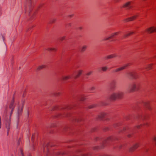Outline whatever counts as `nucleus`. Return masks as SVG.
Segmentation results:
<instances>
[{
  "mask_svg": "<svg viewBox=\"0 0 156 156\" xmlns=\"http://www.w3.org/2000/svg\"><path fill=\"white\" fill-rule=\"evenodd\" d=\"M139 88V83H138L133 82L131 83L129 85L128 89L130 92L135 91Z\"/></svg>",
  "mask_w": 156,
  "mask_h": 156,
  "instance_id": "f257e3e1",
  "label": "nucleus"
},
{
  "mask_svg": "<svg viewBox=\"0 0 156 156\" xmlns=\"http://www.w3.org/2000/svg\"><path fill=\"white\" fill-rule=\"evenodd\" d=\"M110 99L112 100H115L118 99L117 92H113L109 96Z\"/></svg>",
  "mask_w": 156,
  "mask_h": 156,
  "instance_id": "f03ea898",
  "label": "nucleus"
},
{
  "mask_svg": "<svg viewBox=\"0 0 156 156\" xmlns=\"http://www.w3.org/2000/svg\"><path fill=\"white\" fill-rule=\"evenodd\" d=\"M127 76L129 77L132 79H135L136 78V73L135 72H128L127 73Z\"/></svg>",
  "mask_w": 156,
  "mask_h": 156,
  "instance_id": "7ed1b4c3",
  "label": "nucleus"
},
{
  "mask_svg": "<svg viewBox=\"0 0 156 156\" xmlns=\"http://www.w3.org/2000/svg\"><path fill=\"white\" fill-rule=\"evenodd\" d=\"M132 2H127L124 4L122 6L123 8H126L127 9H130L132 8V6L131 5Z\"/></svg>",
  "mask_w": 156,
  "mask_h": 156,
  "instance_id": "20e7f679",
  "label": "nucleus"
},
{
  "mask_svg": "<svg viewBox=\"0 0 156 156\" xmlns=\"http://www.w3.org/2000/svg\"><path fill=\"white\" fill-rule=\"evenodd\" d=\"M10 118L8 120H6L5 122V128L8 130H10L11 124Z\"/></svg>",
  "mask_w": 156,
  "mask_h": 156,
  "instance_id": "39448f33",
  "label": "nucleus"
},
{
  "mask_svg": "<svg viewBox=\"0 0 156 156\" xmlns=\"http://www.w3.org/2000/svg\"><path fill=\"white\" fill-rule=\"evenodd\" d=\"M23 104L22 106H19L18 107V108L17 110V117L18 116L20 115L22 112L23 108Z\"/></svg>",
  "mask_w": 156,
  "mask_h": 156,
  "instance_id": "423d86ee",
  "label": "nucleus"
},
{
  "mask_svg": "<svg viewBox=\"0 0 156 156\" xmlns=\"http://www.w3.org/2000/svg\"><path fill=\"white\" fill-rule=\"evenodd\" d=\"M139 146V144L138 143H136L133 146L130 147L129 150V152H132L133 151L135 150Z\"/></svg>",
  "mask_w": 156,
  "mask_h": 156,
  "instance_id": "0eeeda50",
  "label": "nucleus"
},
{
  "mask_svg": "<svg viewBox=\"0 0 156 156\" xmlns=\"http://www.w3.org/2000/svg\"><path fill=\"white\" fill-rule=\"evenodd\" d=\"M146 31L149 33H151L154 31L156 32V27H151L147 29Z\"/></svg>",
  "mask_w": 156,
  "mask_h": 156,
  "instance_id": "6e6552de",
  "label": "nucleus"
},
{
  "mask_svg": "<svg viewBox=\"0 0 156 156\" xmlns=\"http://www.w3.org/2000/svg\"><path fill=\"white\" fill-rule=\"evenodd\" d=\"M118 33H119L118 32L112 34L110 36H109V37H108L105 38L103 40H102V41H104L108 40L109 39H110L112 38V37H113L115 35H117L118 34Z\"/></svg>",
  "mask_w": 156,
  "mask_h": 156,
  "instance_id": "1a4fd4ad",
  "label": "nucleus"
},
{
  "mask_svg": "<svg viewBox=\"0 0 156 156\" xmlns=\"http://www.w3.org/2000/svg\"><path fill=\"white\" fill-rule=\"evenodd\" d=\"M138 16L137 15H135L132 17L125 19L124 21L126 22H127L129 21L133 20L134 19H136Z\"/></svg>",
  "mask_w": 156,
  "mask_h": 156,
  "instance_id": "9d476101",
  "label": "nucleus"
},
{
  "mask_svg": "<svg viewBox=\"0 0 156 156\" xmlns=\"http://www.w3.org/2000/svg\"><path fill=\"white\" fill-rule=\"evenodd\" d=\"M118 99H121L124 95V93L121 91L117 92Z\"/></svg>",
  "mask_w": 156,
  "mask_h": 156,
  "instance_id": "9b49d317",
  "label": "nucleus"
},
{
  "mask_svg": "<svg viewBox=\"0 0 156 156\" xmlns=\"http://www.w3.org/2000/svg\"><path fill=\"white\" fill-rule=\"evenodd\" d=\"M128 66V64H127L124 66H122L119 68H118L116 69L115 70V72H117L120 71L124 69H125L126 67Z\"/></svg>",
  "mask_w": 156,
  "mask_h": 156,
  "instance_id": "f8f14e48",
  "label": "nucleus"
},
{
  "mask_svg": "<svg viewBox=\"0 0 156 156\" xmlns=\"http://www.w3.org/2000/svg\"><path fill=\"white\" fill-rule=\"evenodd\" d=\"M106 115V114L104 112H102L100 113L98 115V119H101L104 117Z\"/></svg>",
  "mask_w": 156,
  "mask_h": 156,
  "instance_id": "ddd939ff",
  "label": "nucleus"
},
{
  "mask_svg": "<svg viewBox=\"0 0 156 156\" xmlns=\"http://www.w3.org/2000/svg\"><path fill=\"white\" fill-rule=\"evenodd\" d=\"M87 48V46L86 45H83L80 48V50L81 52H83L85 51L86 48Z\"/></svg>",
  "mask_w": 156,
  "mask_h": 156,
  "instance_id": "4468645a",
  "label": "nucleus"
},
{
  "mask_svg": "<svg viewBox=\"0 0 156 156\" xmlns=\"http://www.w3.org/2000/svg\"><path fill=\"white\" fill-rule=\"evenodd\" d=\"M82 72L83 70H79L78 71L75 75V78H76L79 77L82 74Z\"/></svg>",
  "mask_w": 156,
  "mask_h": 156,
  "instance_id": "2eb2a0df",
  "label": "nucleus"
},
{
  "mask_svg": "<svg viewBox=\"0 0 156 156\" xmlns=\"http://www.w3.org/2000/svg\"><path fill=\"white\" fill-rule=\"evenodd\" d=\"M15 107V106L14 104V102H12L9 105V108L10 109H11V113L10 115V117L11 116V114L12 112L14 110V108Z\"/></svg>",
  "mask_w": 156,
  "mask_h": 156,
  "instance_id": "dca6fc26",
  "label": "nucleus"
},
{
  "mask_svg": "<svg viewBox=\"0 0 156 156\" xmlns=\"http://www.w3.org/2000/svg\"><path fill=\"white\" fill-rule=\"evenodd\" d=\"M48 146L47 145H46L45 146V147H44V152L46 154V155H47L48 153V150L47 148Z\"/></svg>",
  "mask_w": 156,
  "mask_h": 156,
  "instance_id": "f3484780",
  "label": "nucleus"
},
{
  "mask_svg": "<svg viewBox=\"0 0 156 156\" xmlns=\"http://www.w3.org/2000/svg\"><path fill=\"white\" fill-rule=\"evenodd\" d=\"M70 78V76L69 75H67L62 76V80H66Z\"/></svg>",
  "mask_w": 156,
  "mask_h": 156,
  "instance_id": "a211bd4d",
  "label": "nucleus"
},
{
  "mask_svg": "<svg viewBox=\"0 0 156 156\" xmlns=\"http://www.w3.org/2000/svg\"><path fill=\"white\" fill-rule=\"evenodd\" d=\"M115 57L116 55H115L113 54L107 56L106 58V59H110Z\"/></svg>",
  "mask_w": 156,
  "mask_h": 156,
  "instance_id": "6ab92c4d",
  "label": "nucleus"
},
{
  "mask_svg": "<svg viewBox=\"0 0 156 156\" xmlns=\"http://www.w3.org/2000/svg\"><path fill=\"white\" fill-rule=\"evenodd\" d=\"M78 99L81 101H83L85 99V98L84 96L83 95H81L78 96Z\"/></svg>",
  "mask_w": 156,
  "mask_h": 156,
  "instance_id": "aec40b11",
  "label": "nucleus"
},
{
  "mask_svg": "<svg viewBox=\"0 0 156 156\" xmlns=\"http://www.w3.org/2000/svg\"><path fill=\"white\" fill-rule=\"evenodd\" d=\"M45 67V66L44 65H41L39 66L37 69V71H38L39 70Z\"/></svg>",
  "mask_w": 156,
  "mask_h": 156,
  "instance_id": "412c9836",
  "label": "nucleus"
},
{
  "mask_svg": "<svg viewBox=\"0 0 156 156\" xmlns=\"http://www.w3.org/2000/svg\"><path fill=\"white\" fill-rule=\"evenodd\" d=\"M133 32H131L129 33L126 34L124 35L123 38H126V37L130 35V34H133Z\"/></svg>",
  "mask_w": 156,
  "mask_h": 156,
  "instance_id": "4be33fe9",
  "label": "nucleus"
},
{
  "mask_svg": "<svg viewBox=\"0 0 156 156\" xmlns=\"http://www.w3.org/2000/svg\"><path fill=\"white\" fill-rule=\"evenodd\" d=\"M101 69L103 71H105L108 69V67L106 66H104L102 67Z\"/></svg>",
  "mask_w": 156,
  "mask_h": 156,
  "instance_id": "5701e85b",
  "label": "nucleus"
},
{
  "mask_svg": "<svg viewBox=\"0 0 156 156\" xmlns=\"http://www.w3.org/2000/svg\"><path fill=\"white\" fill-rule=\"evenodd\" d=\"M93 73V71H90L87 72L86 73V75L87 76H89L90 75Z\"/></svg>",
  "mask_w": 156,
  "mask_h": 156,
  "instance_id": "b1692460",
  "label": "nucleus"
},
{
  "mask_svg": "<svg viewBox=\"0 0 156 156\" xmlns=\"http://www.w3.org/2000/svg\"><path fill=\"white\" fill-rule=\"evenodd\" d=\"M65 36H63V37H61V38H60V40H61V41H63V40H64L65 39Z\"/></svg>",
  "mask_w": 156,
  "mask_h": 156,
  "instance_id": "393cba45",
  "label": "nucleus"
},
{
  "mask_svg": "<svg viewBox=\"0 0 156 156\" xmlns=\"http://www.w3.org/2000/svg\"><path fill=\"white\" fill-rule=\"evenodd\" d=\"M95 105H90V106L89 107V108H93L94 107H95Z\"/></svg>",
  "mask_w": 156,
  "mask_h": 156,
  "instance_id": "a878e982",
  "label": "nucleus"
},
{
  "mask_svg": "<svg viewBox=\"0 0 156 156\" xmlns=\"http://www.w3.org/2000/svg\"><path fill=\"white\" fill-rule=\"evenodd\" d=\"M47 50L50 51H52V48H48L47 49Z\"/></svg>",
  "mask_w": 156,
  "mask_h": 156,
  "instance_id": "bb28decb",
  "label": "nucleus"
},
{
  "mask_svg": "<svg viewBox=\"0 0 156 156\" xmlns=\"http://www.w3.org/2000/svg\"><path fill=\"white\" fill-rule=\"evenodd\" d=\"M115 87V85H114V84H112L111 85V88L112 89H114Z\"/></svg>",
  "mask_w": 156,
  "mask_h": 156,
  "instance_id": "cd10ccee",
  "label": "nucleus"
},
{
  "mask_svg": "<svg viewBox=\"0 0 156 156\" xmlns=\"http://www.w3.org/2000/svg\"><path fill=\"white\" fill-rule=\"evenodd\" d=\"M108 140H113V138L112 137L110 136L108 138Z\"/></svg>",
  "mask_w": 156,
  "mask_h": 156,
  "instance_id": "c85d7f7f",
  "label": "nucleus"
},
{
  "mask_svg": "<svg viewBox=\"0 0 156 156\" xmlns=\"http://www.w3.org/2000/svg\"><path fill=\"white\" fill-rule=\"evenodd\" d=\"M153 140L155 142V144L156 145V137H154V138H153Z\"/></svg>",
  "mask_w": 156,
  "mask_h": 156,
  "instance_id": "c756f323",
  "label": "nucleus"
},
{
  "mask_svg": "<svg viewBox=\"0 0 156 156\" xmlns=\"http://www.w3.org/2000/svg\"><path fill=\"white\" fill-rule=\"evenodd\" d=\"M21 156H23V151L21 150Z\"/></svg>",
  "mask_w": 156,
  "mask_h": 156,
  "instance_id": "7c9ffc66",
  "label": "nucleus"
},
{
  "mask_svg": "<svg viewBox=\"0 0 156 156\" xmlns=\"http://www.w3.org/2000/svg\"><path fill=\"white\" fill-rule=\"evenodd\" d=\"M95 89V88L94 87H91V90H94Z\"/></svg>",
  "mask_w": 156,
  "mask_h": 156,
  "instance_id": "2f4dec72",
  "label": "nucleus"
},
{
  "mask_svg": "<svg viewBox=\"0 0 156 156\" xmlns=\"http://www.w3.org/2000/svg\"><path fill=\"white\" fill-rule=\"evenodd\" d=\"M5 52H6L7 50V48H6V46L5 44Z\"/></svg>",
  "mask_w": 156,
  "mask_h": 156,
  "instance_id": "473e14b6",
  "label": "nucleus"
},
{
  "mask_svg": "<svg viewBox=\"0 0 156 156\" xmlns=\"http://www.w3.org/2000/svg\"><path fill=\"white\" fill-rule=\"evenodd\" d=\"M151 65H149L148 67V68L149 69H151Z\"/></svg>",
  "mask_w": 156,
  "mask_h": 156,
  "instance_id": "72a5a7b5",
  "label": "nucleus"
},
{
  "mask_svg": "<svg viewBox=\"0 0 156 156\" xmlns=\"http://www.w3.org/2000/svg\"><path fill=\"white\" fill-rule=\"evenodd\" d=\"M78 29L80 30H81L82 29V27H79Z\"/></svg>",
  "mask_w": 156,
  "mask_h": 156,
  "instance_id": "f704fd0d",
  "label": "nucleus"
},
{
  "mask_svg": "<svg viewBox=\"0 0 156 156\" xmlns=\"http://www.w3.org/2000/svg\"><path fill=\"white\" fill-rule=\"evenodd\" d=\"M7 130V136H8L9 134V130Z\"/></svg>",
  "mask_w": 156,
  "mask_h": 156,
  "instance_id": "c9c22d12",
  "label": "nucleus"
},
{
  "mask_svg": "<svg viewBox=\"0 0 156 156\" xmlns=\"http://www.w3.org/2000/svg\"><path fill=\"white\" fill-rule=\"evenodd\" d=\"M52 51H56V49L55 48H52Z\"/></svg>",
  "mask_w": 156,
  "mask_h": 156,
  "instance_id": "e433bc0d",
  "label": "nucleus"
},
{
  "mask_svg": "<svg viewBox=\"0 0 156 156\" xmlns=\"http://www.w3.org/2000/svg\"><path fill=\"white\" fill-rule=\"evenodd\" d=\"M31 0H27V2H28L29 3H30V1Z\"/></svg>",
  "mask_w": 156,
  "mask_h": 156,
  "instance_id": "4c0bfd02",
  "label": "nucleus"
},
{
  "mask_svg": "<svg viewBox=\"0 0 156 156\" xmlns=\"http://www.w3.org/2000/svg\"><path fill=\"white\" fill-rule=\"evenodd\" d=\"M140 126L138 125V126H137L136 127H137V128H139L140 127Z\"/></svg>",
  "mask_w": 156,
  "mask_h": 156,
  "instance_id": "58836bf2",
  "label": "nucleus"
},
{
  "mask_svg": "<svg viewBox=\"0 0 156 156\" xmlns=\"http://www.w3.org/2000/svg\"><path fill=\"white\" fill-rule=\"evenodd\" d=\"M73 15H71L69 16L70 17H72L73 16Z\"/></svg>",
  "mask_w": 156,
  "mask_h": 156,
  "instance_id": "ea45409f",
  "label": "nucleus"
},
{
  "mask_svg": "<svg viewBox=\"0 0 156 156\" xmlns=\"http://www.w3.org/2000/svg\"><path fill=\"white\" fill-rule=\"evenodd\" d=\"M33 138H34V136H33L32 137V138H31V139L32 140H33Z\"/></svg>",
  "mask_w": 156,
  "mask_h": 156,
  "instance_id": "a19ab883",
  "label": "nucleus"
},
{
  "mask_svg": "<svg viewBox=\"0 0 156 156\" xmlns=\"http://www.w3.org/2000/svg\"><path fill=\"white\" fill-rule=\"evenodd\" d=\"M2 38L3 39V40H4V37L3 36H2Z\"/></svg>",
  "mask_w": 156,
  "mask_h": 156,
  "instance_id": "79ce46f5",
  "label": "nucleus"
},
{
  "mask_svg": "<svg viewBox=\"0 0 156 156\" xmlns=\"http://www.w3.org/2000/svg\"><path fill=\"white\" fill-rule=\"evenodd\" d=\"M115 2H118L119 1V0H115Z\"/></svg>",
  "mask_w": 156,
  "mask_h": 156,
  "instance_id": "37998d69",
  "label": "nucleus"
},
{
  "mask_svg": "<svg viewBox=\"0 0 156 156\" xmlns=\"http://www.w3.org/2000/svg\"><path fill=\"white\" fill-rule=\"evenodd\" d=\"M54 21H55V20H53V21H52V22H54Z\"/></svg>",
  "mask_w": 156,
  "mask_h": 156,
  "instance_id": "c03bdc74",
  "label": "nucleus"
},
{
  "mask_svg": "<svg viewBox=\"0 0 156 156\" xmlns=\"http://www.w3.org/2000/svg\"><path fill=\"white\" fill-rule=\"evenodd\" d=\"M27 114H28V115H29V112H27Z\"/></svg>",
  "mask_w": 156,
  "mask_h": 156,
  "instance_id": "a18cd8bd",
  "label": "nucleus"
},
{
  "mask_svg": "<svg viewBox=\"0 0 156 156\" xmlns=\"http://www.w3.org/2000/svg\"><path fill=\"white\" fill-rule=\"evenodd\" d=\"M76 121H79V120H78V119H77V120H76Z\"/></svg>",
  "mask_w": 156,
  "mask_h": 156,
  "instance_id": "49530a36",
  "label": "nucleus"
},
{
  "mask_svg": "<svg viewBox=\"0 0 156 156\" xmlns=\"http://www.w3.org/2000/svg\"><path fill=\"white\" fill-rule=\"evenodd\" d=\"M29 156H30V155H29Z\"/></svg>",
  "mask_w": 156,
  "mask_h": 156,
  "instance_id": "de8ad7c7",
  "label": "nucleus"
}]
</instances>
